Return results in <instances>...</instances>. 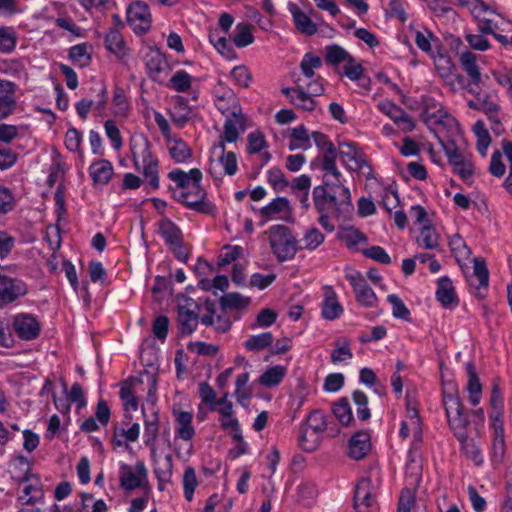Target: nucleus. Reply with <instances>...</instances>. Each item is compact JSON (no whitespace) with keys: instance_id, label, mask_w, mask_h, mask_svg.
Segmentation results:
<instances>
[{"instance_id":"obj_1","label":"nucleus","mask_w":512,"mask_h":512,"mask_svg":"<svg viewBox=\"0 0 512 512\" xmlns=\"http://www.w3.org/2000/svg\"><path fill=\"white\" fill-rule=\"evenodd\" d=\"M324 175L323 183L313 189L312 197L317 212H330L334 210L338 215L353 210L351 194L341 181V176L330 181Z\"/></svg>"},{"instance_id":"obj_2","label":"nucleus","mask_w":512,"mask_h":512,"mask_svg":"<svg viewBox=\"0 0 512 512\" xmlns=\"http://www.w3.org/2000/svg\"><path fill=\"white\" fill-rule=\"evenodd\" d=\"M328 429L326 416L321 410H313L301 424L299 430V445L307 452L315 451Z\"/></svg>"},{"instance_id":"obj_3","label":"nucleus","mask_w":512,"mask_h":512,"mask_svg":"<svg viewBox=\"0 0 512 512\" xmlns=\"http://www.w3.org/2000/svg\"><path fill=\"white\" fill-rule=\"evenodd\" d=\"M270 247L280 262L292 259L297 250V241L290 229L284 225H274L269 231Z\"/></svg>"},{"instance_id":"obj_4","label":"nucleus","mask_w":512,"mask_h":512,"mask_svg":"<svg viewBox=\"0 0 512 512\" xmlns=\"http://www.w3.org/2000/svg\"><path fill=\"white\" fill-rule=\"evenodd\" d=\"M175 199L201 214L215 215L216 213V206L207 200L206 191L201 185H191L190 189L175 195Z\"/></svg>"},{"instance_id":"obj_5","label":"nucleus","mask_w":512,"mask_h":512,"mask_svg":"<svg viewBox=\"0 0 512 512\" xmlns=\"http://www.w3.org/2000/svg\"><path fill=\"white\" fill-rule=\"evenodd\" d=\"M221 155L218 160H211L208 172L215 180H221L224 175L233 176L238 170L237 157L234 152H226L225 144L219 142L214 146Z\"/></svg>"},{"instance_id":"obj_6","label":"nucleus","mask_w":512,"mask_h":512,"mask_svg":"<svg viewBox=\"0 0 512 512\" xmlns=\"http://www.w3.org/2000/svg\"><path fill=\"white\" fill-rule=\"evenodd\" d=\"M147 478L148 472L142 461L136 463L134 470L127 464L121 467L119 481L120 486L125 490L131 491L136 488H143L145 491L150 490Z\"/></svg>"},{"instance_id":"obj_7","label":"nucleus","mask_w":512,"mask_h":512,"mask_svg":"<svg viewBox=\"0 0 512 512\" xmlns=\"http://www.w3.org/2000/svg\"><path fill=\"white\" fill-rule=\"evenodd\" d=\"M316 146L323 151L321 168L326 174L333 177L341 176V172L336 166L337 151L334 144L329 140L328 136L322 132L315 131L311 134Z\"/></svg>"},{"instance_id":"obj_8","label":"nucleus","mask_w":512,"mask_h":512,"mask_svg":"<svg viewBox=\"0 0 512 512\" xmlns=\"http://www.w3.org/2000/svg\"><path fill=\"white\" fill-rule=\"evenodd\" d=\"M27 294L26 283L17 277L0 273V309Z\"/></svg>"},{"instance_id":"obj_9","label":"nucleus","mask_w":512,"mask_h":512,"mask_svg":"<svg viewBox=\"0 0 512 512\" xmlns=\"http://www.w3.org/2000/svg\"><path fill=\"white\" fill-rule=\"evenodd\" d=\"M127 22L138 33H146L151 27V14L146 3L135 1L127 8Z\"/></svg>"},{"instance_id":"obj_10","label":"nucleus","mask_w":512,"mask_h":512,"mask_svg":"<svg viewBox=\"0 0 512 512\" xmlns=\"http://www.w3.org/2000/svg\"><path fill=\"white\" fill-rule=\"evenodd\" d=\"M337 156L341 157L346 167L353 171H361L365 166L368 167L366 156L363 151L353 142H340Z\"/></svg>"},{"instance_id":"obj_11","label":"nucleus","mask_w":512,"mask_h":512,"mask_svg":"<svg viewBox=\"0 0 512 512\" xmlns=\"http://www.w3.org/2000/svg\"><path fill=\"white\" fill-rule=\"evenodd\" d=\"M12 327L17 336L22 340H33L37 338L41 331L39 321L31 314H17L12 322Z\"/></svg>"},{"instance_id":"obj_12","label":"nucleus","mask_w":512,"mask_h":512,"mask_svg":"<svg viewBox=\"0 0 512 512\" xmlns=\"http://www.w3.org/2000/svg\"><path fill=\"white\" fill-rule=\"evenodd\" d=\"M346 278L352 285L356 300L365 307H373L377 302V296L368 286L365 278L359 272H354L346 275Z\"/></svg>"},{"instance_id":"obj_13","label":"nucleus","mask_w":512,"mask_h":512,"mask_svg":"<svg viewBox=\"0 0 512 512\" xmlns=\"http://www.w3.org/2000/svg\"><path fill=\"white\" fill-rule=\"evenodd\" d=\"M378 109L387 115L404 132H411L415 128L412 118L399 106L389 100L380 101Z\"/></svg>"},{"instance_id":"obj_14","label":"nucleus","mask_w":512,"mask_h":512,"mask_svg":"<svg viewBox=\"0 0 512 512\" xmlns=\"http://www.w3.org/2000/svg\"><path fill=\"white\" fill-rule=\"evenodd\" d=\"M17 85L11 81L0 79V120L11 115L17 106Z\"/></svg>"},{"instance_id":"obj_15","label":"nucleus","mask_w":512,"mask_h":512,"mask_svg":"<svg viewBox=\"0 0 512 512\" xmlns=\"http://www.w3.org/2000/svg\"><path fill=\"white\" fill-rule=\"evenodd\" d=\"M246 116L240 112L237 115L227 116L224 123L223 134L220 135L219 142L234 143L238 140L239 136L246 130Z\"/></svg>"},{"instance_id":"obj_16","label":"nucleus","mask_w":512,"mask_h":512,"mask_svg":"<svg viewBox=\"0 0 512 512\" xmlns=\"http://www.w3.org/2000/svg\"><path fill=\"white\" fill-rule=\"evenodd\" d=\"M372 503V482L369 478H362L355 487L354 509L356 512H371Z\"/></svg>"},{"instance_id":"obj_17","label":"nucleus","mask_w":512,"mask_h":512,"mask_svg":"<svg viewBox=\"0 0 512 512\" xmlns=\"http://www.w3.org/2000/svg\"><path fill=\"white\" fill-rule=\"evenodd\" d=\"M288 9L293 17L294 25L299 33L308 37L316 34V23H314L310 16L304 13L297 4L289 3Z\"/></svg>"},{"instance_id":"obj_18","label":"nucleus","mask_w":512,"mask_h":512,"mask_svg":"<svg viewBox=\"0 0 512 512\" xmlns=\"http://www.w3.org/2000/svg\"><path fill=\"white\" fill-rule=\"evenodd\" d=\"M343 313V307L337 299V295L332 287L324 288V299L322 302V317L325 320H335Z\"/></svg>"},{"instance_id":"obj_19","label":"nucleus","mask_w":512,"mask_h":512,"mask_svg":"<svg viewBox=\"0 0 512 512\" xmlns=\"http://www.w3.org/2000/svg\"><path fill=\"white\" fill-rule=\"evenodd\" d=\"M22 482L26 483V485L23 488V495L19 497V500L25 504H34L43 497L42 484L36 475L26 473Z\"/></svg>"},{"instance_id":"obj_20","label":"nucleus","mask_w":512,"mask_h":512,"mask_svg":"<svg viewBox=\"0 0 512 512\" xmlns=\"http://www.w3.org/2000/svg\"><path fill=\"white\" fill-rule=\"evenodd\" d=\"M459 63L469 77L470 83L478 86L482 82V74L477 64V56L471 51L466 50L459 55Z\"/></svg>"},{"instance_id":"obj_21","label":"nucleus","mask_w":512,"mask_h":512,"mask_svg":"<svg viewBox=\"0 0 512 512\" xmlns=\"http://www.w3.org/2000/svg\"><path fill=\"white\" fill-rule=\"evenodd\" d=\"M173 414L177 423L176 436L185 441L191 440L195 435V429L192 426L193 413L174 409Z\"/></svg>"},{"instance_id":"obj_22","label":"nucleus","mask_w":512,"mask_h":512,"mask_svg":"<svg viewBox=\"0 0 512 512\" xmlns=\"http://www.w3.org/2000/svg\"><path fill=\"white\" fill-rule=\"evenodd\" d=\"M370 448V436L365 431L355 433L349 440V456L355 460L364 458Z\"/></svg>"},{"instance_id":"obj_23","label":"nucleus","mask_w":512,"mask_h":512,"mask_svg":"<svg viewBox=\"0 0 512 512\" xmlns=\"http://www.w3.org/2000/svg\"><path fill=\"white\" fill-rule=\"evenodd\" d=\"M442 403L445 408L446 416L450 417V414L455 411H462L463 404L460 399L458 389L452 382L447 383L443 387Z\"/></svg>"},{"instance_id":"obj_24","label":"nucleus","mask_w":512,"mask_h":512,"mask_svg":"<svg viewBox=\"0 0 512 512\" xmlns=\"http://www.w3.org/2000/svg\"><path fill=\"white\" fill-rule=\"evenodd\" d=\"M468 107L473 110H479L485 113L492 121L499 123L497 113L500 109L499 105L491 99L490 95L481 96L479 93L475 100L468 101Z\"/></svg>"},{"instance_id":"obj_25","label":"nucleus","mask_w":512,"mask_h":512,"mask_svg":"<svg viewBox=\"0 0 512 512\" xmlns=\"http://www.w3.org/2000/svg\"><path fill=\"white\" fill-rule=\"evenodd\" d=\"M199 317L198 314L189 310L185 306H179L177 322L179 326V333L181 335L192 334L198 325Z\"/></svg>"},{"instance_id":"obj_26","label":"nucleus","mask_w":512,"mask_h":512,"mask_svg":"<svg viewBox=\"0 0 512 512\" xmlns=\"http://www.w3.org/2000/svg\"><path fill=\"white\" fill-rule=\"evenodd\" d=\"M421 117L422 120L428 125H443L448 128L457 126L456 119L450 114H448L446 111H444L442 108H439L435 112H431L429 107L426 106L422 112Z\"/></svg>"},{"instance_id":"obj_27","label":"nucleus","mask_w":512,"mask_h":512,"mask_svg":"<svg viewBox=\"0 0 512 512\" xmlns=\"http://www.w3.org/2000/svg\"><path fill=\"white\" fill-rule=\"evenodd\" d=\"M434 64L438 75L444 80L445 84L454 89L455 65L451 58L445 54H438L434 57Z\"/></svg>"},{"instance_id":"obj_28","label":"nucleus","mask_w":512,"mask_h":512,"mask_svg":"<svg viewBox=\"0 0 512 512\" xmlns=\"http://www.w3.org/2000/svg\"><path fill=\"white\" fill-rule=\"evenodd\" d=\"M436 298L444 307L457 303L452 281L448 277H442L438 280Z\"/></svg>"},{"instance_id":"obj_29","label":"nucleus","mask_w":512,"mask_h":512,"mask_svg":"<svg viewBox=\"0 0 512 512\" xmlns=\"http://www.w3.org/2000/svg\"><path fill=\"white\" fill-rule=\"evenodd\" d=\"M458 441L461 443V450L463 453L471 459L477 466L483 463V456L480 447L476 444L473 439L468 437L467 431L456 435Z\"/></svg>"},{"instance_id":"obj_30","label":"nucleus","mask_w":512,"mask_h":512,"mask_svg":"<svg viewBox=\"0 0 512 512\" xmlns=\"http://www.w3.org/2000/svg\"><path fill=\"white\" fill-rule=\"evenodd\" d=\"M466 370L468 374L467 390L469 392V400L473 406H476L480 402L482 386L472 362L466 364Z\"/></svg>"},{"instance_id":"obj_31","label":"nucleus","mask_w":512,"mask_h":512,"mask_svg":"<svg viewBox=\"0 0 512 512\" xmlns=\"http://www.w3.org/2000/svg\"><path fill=\"white\" fill-rule=\"evenodd\" d=\"M90 175L95 183L107 184L113 175V166L108 160H99L91 164Z\"/></svg>"},{"instance_id":"obj_32","label":"nucleus","mask_w":512,"mask_h":512,"mask_svg":"<svg viewBox=\"0 0 512 512\" xmlns=\"http://www.w3.org/2000/svg\"><path fill=\"white\" fill-rule=\"evenodd\" d=\"M167 60L163 53H161L159 50H151L146 55V67L148 70L149 76L156 80L160 73L165 69L167 66Z\"/></svg>"},{"instance_id":"obj_33","label":"nucleus","mask_w":512,"mask_h":512,"mask_svg":"<svg viewBox=\"0 0 512 512\" xmlns=\"http://www.w3.org/2000/svg\"><path fill=\"white\" fill-rule=\"evenodd\" d=\"M131 150L134 165L137 169H139V158H141L143 166L158 162L157 158L152 155L151 144L147 139H143L140 145H133Z\"/></svg>"},{"instance_id":"obj_34","label":"nucleus","mask_w":512,"mask_h":512,"mask_svg":"<svg viewBox=\"0 0 512 512\" xmlns=\"http://www.w3.org/2000/svg\"><path fill=\"white\" fill-rule=\"evenodd\" d=\"M226 94L224 98L215 100L217 109L226 116L240 114L242 108L236 94L234 92H226Z\"/></svg>"},{"instance_id":"obj_35","label":"nucleus","mask_w":512,"mask_h":512,"mask_svg":"<svg viewBox=\"0 0 512 512\" xmlns=\"http://www.w3.org/2000/svg\"><path fill=\"white\" fill-rule=\"evenodd\" d=\"M312 137L309 135L308 130L304 125H300L299 127L293 128L291 131V141L289 143V149L291 151L303 149L307 150L311 147L310 139Z\"/></svg>"},{"instance_id":"obj_36","label":"nucleus","mask_w":512,"mask_h":512,"mask_svg":"<svg viewBox=\"0 0 512 512\" xmlns=\"http://www.w3.org/2000/svg\"><path fill=\"white\" fill-rule=\"evenodd\" d=\"M159 231L169 246L182 240V231L170 219H164L159 223Z\"/></svg>"},{"instance_id":"obj_37","label":"nucleus","mask_w":512,"mask_h":512,"mask_svg":"<svg viewBox=\"0 0 512 512\" xmlns=\"http://www.w3.org/2000/svg\"><path fill=\"white\" fill-rule=\"evenodd\" d=\"M232 41L238 48H244L254 42L252 26L247 23H238L232 36Z\"/></svg>"},{"instance_id":"obj_38","label":"nucleus","mask_w":512,"mask_h":512,"mask_svg":"<svg viewBox=\"0 0 512 512\" xmlns=\"http://www.w3.org/2000/svg\"><path fill=\"white\" fill-rule=\"evenodd\" d=\"M281 212H290L289 200L285 197H278L268 205L262 207L259 211L260 215L266 220Z\"/></svg>"},{"instance_id":"obj_39","label":"nucleus","mask_w":512,"mask_h":512,"mask_svg":"<svg viewBox=\"0 0 512 512\" xmlns=\"http://www.w3.org/2000/svg\"><path fill=\"white\" fill-rule=\"evenodd\" d=\"M18 41V35L14 28L0 27V52L11 53L15 50Z\"/></svg>"},{"instance_id":"obj_40","label":"nucleus","mask_w":512,"mask_h":512,"mask_svg":"<svg viewBox=\"0 0 512 512\" xmlns=\"http://www.w3.org/2000/svg\"><path fill=\"white\" fill-rule=\"evenodd\" d=\"M325 61L331 65H338L346 61L353 62V56L341 46L333 44L326 47Z\"/></svg>"},{"instance_id":"obj_41","label":"nucleus","mask_w":512,"mask_h":512,"mask_svg":"<svg viewBox=\"0 0 512 512\" xmlns=\"http://www.w3.org/2000/svg\"><path fill=\"white\" fill-rule=\"evenodd\" d=\"M473 132L475 133V135L477 137V143H476L477 151L482 156H486L487 149L491 143V137H490L488 130L485 128L483 121L478 120L473 125Z\"/></svg>"},{"instance_id":"obj_42","label":"nucleus","mask_w":512,"mask_h":512,"mask_svg":"<svg viewBox=\"0 0 512 512\" xmlns=\"http://www.w3.org/2000/svg\"><path fill=\"white\" fill-rule=\"evenodd\" d=\"M505 454V439L503 423L495 424L494 437L492 442L493 459L497 462L503 460Z\"/></svg>"},{"instance_id":"obj_43","label":"nucleus","mask_w":512,"mask_h":512,"mask_svg":"<svg viewBox=\"0 0 512 512\" xmlns=\"http://www.w3.org/2000/svg\"><path fill=\"white\" fill-rule=\"evenodd\" d=\"M210 43L226 58H234L235 51L225 36H220L217 30L210 31Z\"/></svg>"},{"instance_id":"obj_44","label":"nucleus","mask_w":512,"mask_h":512,"mask_svg":"<svg viewBox=\"0 0 512 512\" xmlns=\"http://www.w3.org/2000/svg\"><path fill=\"white\" fill-rule=\"evenodd\" d=\"M285 376V368L282 366H273L267 369L260 377L258 382L265 387L278 385Z\"/></svg>"},{"instance_id":"obj_45","label":"nucleus","mask_w":512,"mask_h":512,"mask_svg":"<svg viewBox=\"0 0 512 512\" xmlns=\"http://www.w3.org/2000/svg\"><path fill=\"white\" fill-rule=\"evenodd\" d=\"M332 411L334 416L344 426L349 425L353 421L352 410L347 398H341L334 403Z\"/></svg>"},{"instance_id":"obj_46","label":"nucleus","mask_w":512,"mask_h":512,"mask_svg":"<svg viewBox=\"0 0 512 512\" xmlns=\"http://www.w3.org/2000/svg\"><path fill=\"white\" fill-rule=\"evenodd\" d=\"M105 46L106 48L119 56L125 54V43L122 35L116 29H110L105 37Z\"/></svg>"},{"instance_id":"obj_47","label":"nucleus","mask_w":512,"mask_h":512,"mask_svg":"<svg viewBox=\"0 0 512 512\" xmlns=\"http://www.w3.org/2000/svg\"><path fill=\"white\" fill-rule=\"evenodd\" d=\"M353 357V353L350 348V342L348 339L336 340L335 349L331 353V361L334 364L350 360Z\"/></svg>"},{"instance_id":"obj_48","label":"nucleus","mask_w":512,"mask_h":512,"mask_svg":"<svg viewBox=\"0 0 512 512\" xmlns=\"http://www.w3.org/2000/svg\"><path fill=\"white\" fill-rule=\"evenodd\" d=\"M273 339L272 333L264 332L251 336L245 341L244 346L249 351H260L269 347L273 343Z\"/></svg>"},{"instance_id":"obj_49","label":"nucleus","mask_w":512,"mask_h":512,"mask_svg":"<svg viewBox=\"0 0 512 512\" xmlns=\"http://www.w3.org/2000/svg\"><path fill=\"white\" fill-rule=\"evenodd\" d=\"M449 427L453 431L454 435L466 432L467 426L469 425V420L467 418V414L465 413V409L462 411H455L450 414V417H447Z\"/></svg>"},{"instance_id":"obj_50","label":"nucleus","mask_w":512,"mask_h":512,"mask_svg":"<svg viewBox=\"0 0 512 512\" xmlns=\"http://www.w3.org/2000/svg\"><path fill=\"white\" fill-rule=\"evenodd\" d=\"M291 103L305 111H313L316 107V102L312 96L306 93L303 87L300 86L295 89V96H291Z\"/></svg>"},{"instance_id":"obj_51","label":"nucleus","mask_w":512,"mask_h":512,"mask_svg":"<svg viewBox=\"0 0 512 512\" xmlns=\"http://www.w3.org/2000/svg\"><path fill=\"white\" fill-rule=\"evenodd\" d=\"M169 153L171 157L178 163H183L188 160L191 155V149L181 139L174 140L169 146Z\"/></svg>"},{"instance_id":"obj_52","label":"nucleus","mask_w":512,"mask_h":512,"mask_svg":"<svg viewBox=\"0 0 512 512\" xmlns=\"http://www.w3.org/2000/svg\"><path fill=\"white\" fill-rule=\"evenodd\" d=\"M338 237L348 247L355 246L361 241H366L365 235L353 226L341 228Z\"/></svg>"},{"instance_id":"obj_53","label":"nucleus","mask_w":512,"mask_h":512,"mask_svg":"<svg viewBox=\"0 0 512 512\" xmlns=\"http://www.w3.org/2000/svg\"><path fill=\"white\" fill-rule=\"evenodd\" d=\"M198 485L195 469L187 466L183 475L184 496L187 501H192L195 488Z\"/></svg>"},{"instance_id":"obj_54","label":"nucleus","mask_w":512,"mask_h":512,"mask_svg":"<svg viewBox=\"0 0 512 512\" xmlns=\"http://www.w3.org/2000/svg\"><path fill=\"white\" fill-rule=\"evenodd\" d=\"M192 76L185 70H178L170 79V87L177 92H187L191 88Z\"/></svg>"},{"instance_id":"obj_55","label":"nucleus","mask_w":512,"mask_h":512,"mask_svg":"<svg viewBox=\"0 0 512 512\" xmlns=\"http://www.w3.org/2000/svg\"><path fill=\"white\" fill-rule=\"evenodd\" d=\"M158 413L153 411L151 419L145 420L144 443L147 446H153L158 436Z\"/></svg>"},{"instance_id":"obj_56","label":"nucleus","mask_w":512,"mask_h":512,"mask_svg":"<svg viewBox=\"0 0 512 512\" xmlns=\"http://www.w3.org/2000/svg\"><path fill=\"white\" fill-rule=\"evenodd\" d=\"M418 243L426 249H435L439 245V236L431 225H425L421 229Z\"/></svg>"},{"instance_id":"obj_57","label":"nucleus","mask_w":512,"mask_h":512,"mask_svg":"<svg viewBox=\"0 0 512 512\" xmlns=\"http://www.w3.org/2000/svg\"><path fill=\"white\" fill-rule=\"evenodd\" d=\"M321 66V58L312 53H306L300 63L301 71L307 78H312L314 76V69H318Z\"/></svg>"},{"instance_id":"obj_58","label":"nucleus","mask_w":512,"mask_h":512,"mask_svg":"<svg viewBox=\"0 0 512 512\" xmlns=\"http://www.w3.org/2000/svg\"><path fill=\"white\" fill-rule=\"evenodd\" d=\"M436 41H438L437 37L428 29L416 31L415 33V43L425 53L432 52V42Z\"/></svg>"},{"instance_id":"obj_59","label":"nucleus","mask_w":512,"mask_h":512,"mask_svg":"<svg viewBox=\"0 0 512 512\" xmlns=\"http://www.w3.org/2000/svg\"><path fill=\"white\" fill-rule=\"evenodd\" d=\"M387 301L392 305V314L395 318L410 320V311L404 302L395 294L387 296Z\"/></svg>"},{"instance_id":"obj_60","label":"nucleus","mask_w":512,"mask_h":512,"mask_svg":"<svg viewBox=\"0 0 512 512\" xmlns=\"http://www.w3.org/2000/svg\"><path fill=\"white\" fill-rule=\"evenodd\" d=\"M353 401L358 406L357 416L360 420L366 421L370 418L371 413L368 408V398L362 391L356 390L353 392Z\"/></svg>"},{"instance_id":"obj_61","label":"nucleus","mask_w":512,"mask_h":512,"mask_svg":"<svg viewBox=\"0 0 512 512\" xmlns=\"http://www.w3.org/2000/svg\"><path fill=\"white\" fill-rule=\"evenodd\" d=\"M268 183L275 191H282L289 186V181L280 168L274 167L268 171Z\"/></svg>"},{"instance_id":"obj_62","label":"nucleus","mask_w":512,"mask_h":512,"mask_svg":"<svg viewBox=\"0 0 512 512\" xmlns=\"http://www.w3.org/2000/svg\"><path fill=\"white\" fill-rule=\"evenodd\" d=\"M69 57L74 63H78L80 67L88 66L91 61L85 44H78L71 47Z\"/></svg>"},{"instance_id":"obj_63","label":"nucleus","mask_w":512,"mask_h":512,"mask_svg":"<svg viewBox=\"0 0 512 512\" xmlns=\"http://www.w3.org/2000/svg\"><path fill=\"white\" fill-rule=\"evenodd\" d=\"M474 276L478 281L477 288H486L489 283V271L484 259L476 258L474 260Z\"/></svg>"},{"instance_id":"obj_64","label":"nucleus","mask_w":512,"mask_h":512,"mask_svg":"<svg viewBox=\"0 0 512 512\" xmlns=\"http://www.w3.org/2000/svg\"><path fill=\"white\" fill-rule=\"evenodd\" d=\"M325 236L317 228H310L304 234V248L314 250L324 242Z\"/></svg>"}]
</instances>
